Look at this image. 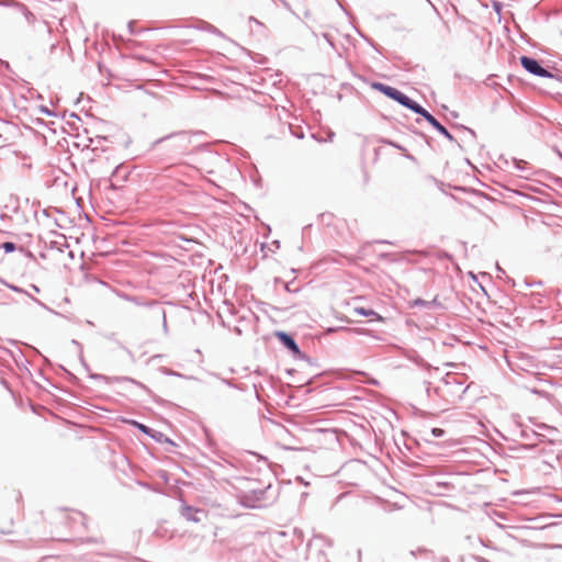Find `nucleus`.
Listing matches in <instances>:
<instances>
[{"instance_id":"nucleus-1","label":"nucleus","mask_w":562,"mask_h":562,"mask_svg":"<svg viewBox=\"0 0 562 562\" xmlns=\"http://www.w3.org/2000/svg\"><path fill=\"white\" fill-rule=\"evenodd\" d=\"M373 87L411 110H413L414 104H416L415 101L411 100L407 95L393 87L384 86L382 83H375Z\"/></svg>"},{"instance_id":"nucleus-2","label":"nucleus","mask_w":562,"mask_h":562,"mask_svg":"<svg viewBox=\"0 0 562 562\" xmlns=\"http://www.w3.org/2000/svg\"><path fill=\"white\" fill-rule=\"evenodd\" d=\"M415 113L420 114L425 117V120L432 125L437 131H439L442 135L452 139L451 134L447 131L445 126H442L429 112H427L424 108H422L418 103L414 104L413 110Z\"/></svg>"},{"instance_id":"nucleus-3","label":"nucleus","mask_w":562,"mask_h":562,"mask_svg":"<svg viewBox=\"0 0 562 562\" xmlns=\"http://www.w3.org/2000/svg\"><path fill=\"white\" fill-rule=\"evenodd\" d=\"M520 64L527 71H529L532 75L539 77H552V75L548 70L542 68L536 59L522 56L520 58Z\"/></svg>"},{"instance_id":"nucleus-4","label":"nucleus","mask_w":562,"mask_h":562,"mask_svg":"<svg viewBox=\"0 0 562 562\" xmlns=\"http://www.w3.org/2000/svg\"><path fill=\"white\" fill-rule=\"evenodd\" d=\"M126 423L133 425L134 427L139 429L142 432L150 436L151 438H154L157 441H166V442L172 443L168 438H165V436L161 432L155 431L154 429H151L136 420H126Z\"/></svg>"},{"instance_id":"nucleus-5","label":"nucleus","mask_w":562,"mask_h":562,"mask_svg":"<svg viewBox=\"0 0 562 562\" xmlns=\"http://www.w3.org/2000/svg\"><path fill=\"white\" fill-rule=\"evenodd\" d=\"M276 336L278 339L286 347L289 348L293 353L299 355L300 349L296 342L293 340L292 337H290L288 334L278 331L276 333Z\"/></svg>"},{"instance_id":"nucleus-6","label":"nucleus","mask_w":562,"mask_h":562,"mask_svg":"<svg viewBox=\"0 0 562 562\" xmlns=\"http://www.w3.org/2000/svg\"><path fill=\"white\" fill-rule=\"evenodd\" d=\"M352 314L355 316L375 317L376 321H382L383 319L373 310H366L364 307H355L353 311H352Z\"/></svg>"},{"instance_id":"nucleus-7","label":"nucleus","mask_w":562,"mask_h":562,"mask_svg":"<svg viewBox=\"0 0 562 562\" xmlns=\"http://www.w3.org/2000/svg\"><path fill=\"white\" fill-rule=\"evenodd\" d=\"M2 248L7 251V252H11L15 249V245L13 243H10V241H7L2 245Z\"/></svg>"},{"instance_id":"nucleus-8","label":"nucleus","mask_w":562,"mask_h":562,"mask_svg":"<svg viewBox=\"0 0 562 562\" xmlns=\"http://www.w3.org/2000/svg\"><path fill=\"white\" fill-rule=\"evenodd\" d=\"M432 434L436 436V437H439V436H442L443 435V430L440 429V428H434L432 429Z\"/></svg>"},{"instance_id":"nucleus-9","label":"nucleus","mask_w":562,"mask_h":562,"mask_svg":"<svg viewBox=\"0 0 562 562\" xmlns=\"http://www.w3.org/2000/svg\"><path fill=\"white\" fill-rule=\"evenodd\" d=\"M10 144L11 143L8 142V138L2 139V135L0 134V147H4Z\"/></svg>"},{"instance_id":"nucleus-10","label":"nucleus","mask_w":562,"mask_h":562,"mask_svg":"<svg viewBox=\"0 0 562 562\" xmlns=\"http://www.w3.org/2000/svg\"><path fill=\"white\" fill-rule=\"evenodd\" d=\"M429 304H430V302H425L422 300L414 301V305H429Z\"/></svg>"},{"instance_id":"nucleus-11","label":"nucleus","mask_w":562,"mask_h":562,"mask_svg":"<svg viewBox=\"0 0 562 562\" xmlns=\"http://www.w3.org/2000/svg\"><path fill=\"white\" fill-rule=\"evenodd\" d=\"M192 512H194L195 514L199 513L200 510L199 509H192L190 507L187 508V516H189Z\"/></svg>"},{"instance_id":"nucleus-12","label":"nucleus","mask_w":562,"mask_h":562,"mask_svg":"<svg viewBox=\"0 0 562 562\" xmlns=\"http://www.w3.org/2000/svg\"><path fill=\"white\" fill-rule=\"evenodd\" d=\"M188 517H189V518H191V519H193V520H195V521H198V520H199V518H196V517H195V515H192V516H191V515H189Z\"/></svg>"},{"instance_id":"nucleus-13","label":"nucleus","mask_w":562,"mask_h":562,"mask_svg":"<svg viewBox=\"0 0 562 562\" xmlns=\"http://www.w3.org/2000/svg\"><path fill=\"white\" fill-rule=\"evenodd\" d=\"M26 15H27V16H32V18H33L32 12L26 11Z\"/></svg>"}]
</instances>
